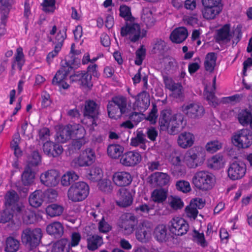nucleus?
I'll list each match as a JSON object with an SVG mask.
<instances>
[{
    "label": "nucleus",
    "mask_w": 252,
    "mask_h": 252,
    "mask_svg": "<svg viewBox=\"0 0 252 252\" xmlns=\"http://www.w3.org/2000/svg\"><path fill=\"white\" fill-rule=\"evenodd\" d=\"M187 216L190 218L195 220L198 214L197 209L196 208L192 203H190L185 209Z\"/></svg>",
    "instance_id": "4d7b16f0"
},
{
    "label": "nucleus",
    "mask_w": 252,
    "mask_h": 252,
    "mask_svg": "<svg viewBox=\"0 0 252 252\" xmlns=\"http://www.w3.org/2000/svg\"><path fill=\"white\" fill-rule=\"evenodd\" d=\"M184 116L182 114H173L170 110H162L159 118L160 130L167 131L171 135L178 133L183 127Z\"/></svg>",
    "instance_id": "f257e3e1"
},
{
    "label": "nucleus",
    "mask_w": 252,
    "mask_h": 252,
    "mask_svg": "<svg viewBox=\"0 0 252 252\" xmlns=\"http://www.w3.org/2000/svg\"><path fill=\"white\" fill-rule=\"evenodd\" d=\"M150 104V95L146 91L143 90L136 95L134 107L140 112H144Z\"/></svg>",
    "instance_id": "4be33fe9"
},
{
    "label": "nucleus",
    "mask_w": 252,
    "mask_h": 252,
    "mask_svg": "<svg viewBox=\"0 0 252 252\" xmlns=\"http://www.w3.org/2000/svg\"><path fill=\"white\" fill-rule=\"evenodd\" d=\"M146 134L148 138H149L151 141H154L156 140L158 136V132L155 128L150 127L147 128Z\"/></svg>",
    "instance_id": "774afa93"
},
{
    "label": "nucleus",
    "mask_w": 252,
    "mask_h": 252,
    "mask_svg": "<svg viewBox=\"0 0 252 252\" xmlns=\"http://www.w3.org/2000/svg\"><path fill=\"white\" fill-rule=\"evenodd\" d=\"M55 0H44L42 3L43 10L45 12H53L54 10Z\"/></svg>",
    "instance_id": "680f3d73"
},
{
    "label": "nucleus",
    "mask_w": 252,
    "mask_h": 252,
    "mask_svg": "<svg viewBox=\"0 0 252 252\" xmlns=\"http://www.w3.org/2000/svg\"><path fill=\"white\" fill-rule=\"evenodd\" d=\"M157 112L158 109L156 106L154 105L153 109L146 118V119L150 121L151 124H155L156 122V120L158 118Z\"/></svg>",
    "instance_id": "69168bd1"
},
{
    "label": "nucleus",
    "mask_w": 252,
    "mask_h": 252,
    "mask_svg": "<svg viewBox=\"0 0 252 252\" xmlns=\"http://www.w3.org/2000/svg\"><path fill=\"white\" fill-rule=\"evenodd\" d=\"M46 231L50 235L59 239L63 234V227L61 222L55 221L47 225Z\"/></svg>",
    "instance_id": "cd10ccee"
},
{
    "label": "nucleus",
    "mask_w": 252,
    "mask_h": 252,
    "mask_svg": "<svg viewBox=\"0 0 252 252\" xmlns=\"http://www.w3.org/2000/svg\"><path fill=\"white\" fill-rule=\"evenodd\" d=\"M165 48V42L161 39H157L153 46L152 52L154 54H162L164 52Z\"/></svg>",
    "instance_id": "6e6d98bb"
},
{
    "label": "nucleus",
    "mask_w": 252,
    "mask_h": 252,
    "mask_svg": "<svg viewBox=\"0 0 252 252\" xmlns=\"http://www.w3.org/2000/svg\"><path fill=\"white\" fill-rule=\"evenodd\" d=\"M222 6H203L202 9L203 17L207 20L214 19L221 11Z\"/></svg>",
    "instance_id": "c756f323"
},
{
    "label": "nucleus",
    "mask_w": 252,
    "mask_h": 252,
    "mask_svg": "<svg viewBox=\"0 0 252 252\" xmlns=\"http://www.w3.org/2000/svg\"><path fill=\"white\" fill-rule=\"evenodd\" d=\"M135 55L136 59L135 60V63L136 65H140L142 64L146 56V49L144 48L143 45L141 46L140 47L136 50Z\"/></svg>",
    "instance_id": "603ef678"
},
{
    "label": "nucleus",
    "mask_w": 252,
    "mask_h": 252,
    "mask_svg": "<svg viewBox=\"0 0 252 252\" xmlns=\"http://www.w3.org/2000/svg\"><path fill=\"white\" fill-rule=\"evenodd\" d=\"M41 182L47 187H55L60 180L59 172L56 170H49L41 174Z\"/></svg>",
    "instance_id": "6ab92c4d"
},
{
    "label": "nucleus",
    "mask_w": 252,
    "mask_h": 252,
    "mask_svg": "<svg viewBox=\"0 0 252 252\" xmlns=\"http://www.w3.org/2000/svg\"><path fill=\"white\" fill-rule=\"evenodd\" d=\"M231 141L238 148H248L252 144V133L248 129H241L234 133Z\"/></svg>",
    "instance_id": "0eeeda50"
},
{
    "label": "nucleus",
    "mask_w": 252,
    "mask_h": 252,
    "mask_svg": "<svg viewBox=\"0 0 252 252\" xmlns=\"http://www.w3.org/2000/svg\"><path fill=\"white\" fill-rule=\"evenodd\" d=\"M117 195L118 200L117 204L121 207H127L130 206L133 202V196L129 190L126 188H121L118 190Z\"/></svg>",
    "instance_id": "412c9836"
},
{
    "label": "nucleus",
    "mask_w": 252,
    "mask_h": 252,
    "mask_svg": "<svg viewBox=\"0 0 252 252\" xmlns=\"http://www.w3.org/2000/svg\"><path fill=\"white\" fill-rule=\"evenodd\" d=\"M47 196L49 201H53L57 196V191L55 190L48 191L44 194L42 191L36 190L32 193L29 198L30 205L33 207L37 208L40 206L43 202V196Z\"/></svg>",
    "instance_id": "ddd939ff"
},
{
    "label": "nucleus",
    "mask_w": 252,
    "mask_h": 252,
    "mask_svg": "<svg viewBox=\"0 0 252 252\" xmlns=\"http://www.w3.org/2000/svg\"><path fill=\"white\" fill-rule=\"evenodd\" d=\"M244 97L243 94H235L232 96L223 97L222 101L223 103H230L234 105L240 102Z\"/></svg>",
    "instance_id": "a18cd8bd"
},
{
    "label": "nucleus",
    "mask_w": 252,
    "mask_h": 252,
    "mask_svg": "<svg viewBox=\"0 0 252 252\" xmlns=\"http://www.w3.org/2000/svg\"><path fill=\"white\" fill-rule=\"evenodd\" d=\"M69 78L71 82H78L82 86L90 87L92 86L91 82L92 75L85 71H76L70 75Z\"/></svg>",
    "instance_id": "5701e85b"
},
{
    "label": "nucleus",
    "mask_w": 252,
    "mask_h": 252,
    "mask_svg": "<svg viewBox=\"0 0 252 252\" xmlns=\"http://www.w3.org/2000/svg\"><path fill=\"white\" fill-rule=\"evenodd\" d=\"M95 160L94 151L90 148L83 151L80 156L75 158L71 162V166L75 168L91 165Z\"/></svg>",
    "instance_id": "1a4fd4ad"
},
{
    "label": "nucleus",
    "mask_w": 252,
    "mask_h": 252,
    "mask_svg": "<svg viewBox=\"0 0 252 252\" xmlns=\"http://www.w3.org/2000/svg\"><path fill=\"white\" fill-rule=\"evenodd\" d=\"M176 189L183 192H189L191 189L189 183L187 181H179L176 183Z\"/></svg>",
    "instance_id": "13d9d810"
},
{
    "label": "nucleus",
    "mask_w": 252,
    "mask_h": 252,
    "mask_svg": "<svg viewBox=\"0 0 252 252\" xmlns=\"http://www.w3.org/2000/svg\"><path fill=\"white\" fill-rule=\"evenodd\" d=\"M41 162V157L37 151H34L31 154V158L27 165L32 167L37 166Z\"/></svg>",
    "instance_id": "3c124183"
},
{
    "label": "nucleus",
    "mask_w": 252,
    "mask_h": 252,
    "mask_svg": "<svg viewBox=\"0 0 252 252\" xmlns=\"http://www.w3.org/2000/svg\"><path fill=\"white\" fill-rule=\"evenodd\" d=\"M121 35L122 36L129 35L130 40L134 43L140 38H142L145 35V33L141 34L140 26L132 20L126 22V25L121 28Z\"/></svg>",
    "instance_id": "6e6552de"
},
{
    "label": "nucleus",
    "mask_w": 252,
    "mask_h": 252,
    "mask_svg": "<svg viewBox=\"0 0 252 252\" xmlns=\"http://www.w3.org/2000/svg\"><path fill=\"white\" fill-rule=\"evenodd\" d=\"M124 148L118 144H112L108 145L107 147L108 155L112 158L117 159L121 157Z\"/></svg>",
    "instance_id": "c9c22d12"
},
{
    "label": "nucleus",
    "mask_w": 252,
    "mask_h": 252,
    "mask_svg": "<svg viewBox=\"0 0 252 252\" xmlns=\"http://www.w3.org/2000/svg\"><path fill=\"white\" fill-rule=\"evenodd\" d=\"M149 179L151 184L163 187L169 185L170 177L167 173L157 172L151 175Z\"/></svg>",
    "instance_id": "b1692460"
},
{
    "label": "nucleus",
    "mask_w": 252,
    "mask_h": 252,
    "mask_svg": "<svg viewBox=\"0 0 252 252\" xmlns=\"http://www.w3.org/2000/svg\"><path fill=\"white\" fill-rule=\"evenodd\" d=\"M13 217V211L8 209L4 210L0 214V222L5 223L10 221Z\"/></svg>",
    "instance_id": "5fc2aeb1"
},
{
    "label": "nucleus",
    "mask_w": 252,
    "mask_h": 252,
    "mask_svg": "<svg viewBox=\"0 0 252 252\" xmlns=\"http://www.w3.org/2000/svg\"><path fill=\"white\" fill-rule=\"evenodd\" d=\"M168 190L163 188L155 189L152 193L151 197L153 200L158 203H162L166 200L167 197Z\"/></svg>",
    "instance_id": "e433bc0d"
},
{
    "label": "nucleus",
    "mask_w": 252,
    "mask_h": 252,
    "mask_svg": "<svg viewBox=\"0 0 252 252\" xmlns=\"http://www.w3.org/2000/svg\"><path fill=\"white\" fill-rule=\"evenodd\" d=\"M205 153L202 151L195 152L194 150H191L186 158L187 165L190 168L200 166L205 160Z\"/></svg>",
    "instance_id": "f3484780"
},
{
    "label": "nucleus",
    "mask_w": 252,
    "mask_h": 252,
    "mask_svg": "<svg viewBox=\"0 0 252 252\" xmlns=\"http://www.w3.org/2000/svg\"><path fill=\"white\" fill-rule=\"evenodd\" d=\"M35 178V172L33 168L29 165H26L21 175L22 182L25 186L32 184Z\"/></svg>",
    "instance_id": "72a5a7b5"
},
{
    "label": "nucleus",
    "mask_w": 252,
    "mask_h": 252,
    "mask_svg": "<svg viewBox=\"0 0 252 252\" xmlns=\"http://www.w3.org/2000/svg\"><path fill=\"white\" fill-rule=\"evenodd\" d=\"M172 162L175 166L172 169V173L175 177H178L182 174V169L178 166L181 161L180 157L179 156L172 158Z\"/></svg>",
    "instance_id": "49530a36"
},
{
    "label": "nucleus",
    "mask_w": 252,
    "mask_h": 252,
    "mask_svg": "<svg viewBox=\"0 0 252 252\" xmlns=\"http://www.w3.org/2000/svg\"><path fill=\"white\" fill-rule=\"evenodd\" d=\"M232 37L230 33V27L229 24H225L222 27L217 31L215 37L216 42L221 44L229 42Z\"/></svg>",
    "instance_id": "393cba45"
},
{
    "label": "nucleus",
    "mask_w": 252,
    "mask_h": 252,
    "mask_svg": "<svg viewBox=\"0 0 252 252\" xmlns=\"http://www.w3.org/2000/svg\"><path fill=\"white\" fill-rule=\"evenodd\" d=\"M42 237V230L39 228L27 227L23 230L21 235L22 243L31 250L39 246Z\"/></svg>",
    "instance_id": "20e7f679"
},
{
    "label": "nucleus",
    "mask_w": 252,
    "mask_h": 252,
    "mask_svg": "<svg viewBox=\"0 0 252 252\" xmlns=\"http://www.w3.org/2000/svg\"><path fill=\"white\" fill-rule=\"evenodd\" d=\"M5 204L6 206H10L15 204L18 200V196L17 193L14 191L7 192L5 196Z\"/></svg>",
    "instance_id": "de8ad7c7"
},
{
    "label": "nucleus",
    "mask_w": 252,
    "mask_h": 252,
    "mask_svg": "<svg viewBox=\"0 0 252 252\" xmlns=\"http://www.w3.org/2000/svg\"><path fill=\"white\" fill-rule=\"evenodd\" d=\"M87 241L88 249L92 251L97 250L103 243L102 237L96 234L90 235Z\"/></svg>",
    "instance_id": "f704fd0d"
},
{
    "label": "nucleus",
    "mask_w": 252,
    "mask_h": 252,
    "mask_svg": "<svg viewBox=\"0 0 252 252\" xmlns=\"http://www.w3.org/2000/svg\"><path fill=\"white\" fill-rule=\"evenodd\" d=\"M86 177L93 182L99 181L102 177V170L98 167H93Z\"/></svg>",
    "instance_id": "37998d69"
},
{
    "label": "nucleus",
    "mask_w": 252,
    "mask_h": 252,
    "mask_svg": "<svg viewBox=\"0 0 252 252\" xmlns=\"http://www.w3.org/2000/svg\"><path fill=\"white\" fill-rule=\"evenodd\" d=\"M217 56L216 53L211 52L208 53L205 57L204 67L206 70L212 72L216 64Z\"/></svg>",
    "instance_id": "4c0bfd02"
},
{
    "label": "nucleus",
    "mask_w": 252,
    "mask_h": 252,
    "mask_svg": "<svg viewBox=\"0 0 252 252\" xmlns=\"http://www.w3.org/2000/svg\"><path fill=\"white\" fill-rule=\"evenodd\" d=\"M192 180L194 186L202 190L211 189L213 188L215 183L214 175L208 171L205 170L196 172Z\"/></svg>",
    "instance_id": "39448f33"
},
{
    "label": "nucleus",
    "mask_w": 252,
    "mask_h": 252,
    "mask_svg": "<svg viewBox=\"0 0 252 252\" xmlns=\"http://www.w3.org/2000/svg\"><path fill=\"white\" fill-rule=\"evenodd\" d=\"M192 236L197 243L202 247L207 246L208 243L205 239L204 235L203 232L199 233L198 231L194 230Z\"/></svg>",
    "instance_id": "864d4df0"
},
{
    "label": "nucleus",
    "mask_w": 252,
    "mask_h": 252,
    "mask_svg": "<svg viewBox=\"0 0 252 252\" xmlns=\"http://www.w3.org/2000/svg\"><path fill=\"white\" fill-rule=\"evenodd\" d=\"M15 2V0H2L1 3V9L3 14L6 16L9 13L12 4Z\"/></svg>",
    "instance_id": "bf43d9fd"
},
{
    "label": "nucleus",
    "mask_w": 252,
    "mask_h": 252,
    "mask_svg": "<svg viewBox=\"0 0 252 252\" xmlns=\"http://www.w3.org/2000/svg\"><path fill=\"white\" fill-rule=\"evenodd\" d=\"M205 147L208 152L213 153L221 148L222 144L218 140L212 141L207 143Z\"/></svg>",
    "instance_id": "09e8293b"
},
{
    "label": "nucleus",
    "mask_w": 252,
    "mask_h": 252,
    "mask_svg": "<svg viewBox=\"0 0 252 252\" xmlns=\"http://www.w3.org/2000/svg\"><path fill=\"white\" fill-rule=\"evenodd\" d=\"M183 112L191 119H198L201 118L204 113L202 106L195 103H191L182 106Z\"/></svg>",
    "instance_id": "dca6fc26"
},
{
    "label": "nucleus",
    "mask_w": 252,
    "mask_h": 252,
    "mask_svg": "<svg viewBox=\"0 0 252 252\" xmlns=\"http://www.w3.org/2000/svg\"><path fill=\"white\" fill-rule=\"evenodd\" d=\"M89 193V186L84 182H78L71 185L67 191V196L73 202H79L85 199Z\"/></svg>",
    "instance_id": "423d86ee"
},
{
    "label": "nucleus",
    "mask_w": 252,
    "mask_h": 252,
    "mask_svg": "<svg viewBox=\"0 0 252 252\" xmlns=\"http://www.w3.org/2000/svg\"><path fill=\"white\" fill-rule=\"evenodd\" d=\"M187 30L184 27L177 28L174 30L170 34L171 40L176 43L183 42L188 36Z\"/></svg>",
    "instance_id": "7c9ffc66"
},
{
    "label": "nucleus",
    "mask_w": 252,
    "mask_h": 252,
    "mask_svg": "<svg viewBox=\"0 0 252 252\" xmlns=\"http://www.w3.org/2000/svg\"><path fill=\"white\" fill-rule=\"evenodd\" d=\"M63 206L53 203L47 206L46 212L48 216L53 218L61 216L63 214Z\"/></svg>",
    "instance_id": "58836bf2"
},
{
    "label": "nucleus",
    "mask_w": 252,
    "mask_h": 252,
    "mask_svg": "<svg viewBox=\"0 0 252 252\" xmlns=\"http://www.w3.org/2000/svg\"><path fill=\"white\" fill-rule=\"evenodd\" d=\"M110 118L117 119L128 115L130 109L127 106V99L123 96H114L108 102L107 106Z\"/></svg>",
    "instance_id": "7ed1b4c3"
},
{
    "label": "nucleus",
    "mask_w": 252,
    "mask_h": 252,
    "mask_svg": "<svg viewBox=\"0 0 252 252\" xmlns=\"http://www.w3.org/2000/svg\"><path fill=\"white\" fill-rule=\"evenodd\" d=\"M19 241L13 237L9 236L6 239L5 251L7 252H15L19 249Z\"/></svg>",
    "instance_id": "a19ab883"
},
{
    "label": "nucleus",
    "mask_w": 252,
    "mask_h": 252,
    "mask_svg": "<svg viewBox=\"0 0 252 252\" xmlns=\"http://www.w3.org/2000/svg\"><path fill=\"white\" fill-rule=\"evenodd\" d=\"M222 162V157L219 155H215L210 159L208 166L215 169H219L221 167Z\"/></svg>",
    "instance_id": "8fccbe9b"
},
{
    "label": "nucleus",
    "mask_w": 252,
    "mask_h": 252,
    "mask_svg": "<svg viewBox=\"0 0 252 252\" xmlns=\"http://www.w3.org/2000/svg\"><path fill=\"white\" fill-rule=\"evenodd\" d=\"M169 204L171 207L174 210L180 209L184 206L183 202L178 197H171Z\"/></svg>",
    "instance_id": "052dcab7"
},
{
    "label": "nucleus",
    "mask_w": 252,
    "mask_h": 252,
    "mask_svg": "<svg viewBox=\"0 0 252 252\" xmlns=\"http://www.w3.org/2000/svg\"><path fill=\"white\" fill-rule=\"evenodd\" d=\"M237 118L240 124L245 126H248L252 120V115L247 109L242 110L239 113Z\"/></svg>",
    "instance_id": "79ce46f5"
},
{
    "label": "nucleus",
    "mask_w": 252,
    "mask_h": 252,
    "mask_svg": "<svg viewBox=\"0 0 252 252\" xmlns=\"http://www.w3.org/2000/svg\"><path fill=\"white\" fill-rule=\"evenodd\" d=\"M43 151L45 155L50 158H57L63 152L62 145L51 141H46L42 146Z\"/></svg>",
    "instance_id": "aec40b11"
},
{
    "label": "nucleus",
    "mask_w": 252,
    "mask_h": 252,
    "mask_svg": "<svg viewBox=\"0 0 252 252\" xmlns=\"http://www.w3.org/2000/svg\"><path fill=\"white\" fill-rule=\"evenodd\" d=\"M99 230L103 233H107L111 229V226L105 221L104 218H102L98 223Z\"/></svg>",
    "instance_id": "0e129e2a"
},
{
    "label": "nucleus",
    "mask_w": 252,
    "mask_h": 252,
    "mask_svg": "<svg viewBox=\"0 0 252 252\" xmlns=\"http://www.w3.org/2000/svg\"><path fill=\"white\" fill-rule=\"evenodd\" d=\"M120 16L124 18L126 22L132 21L134 20L129 7L126 5H121L120 7Z\"/></svg>",
    "instance_id": "c03bdc74"
},
{
    "label": "nucleus",
    "mask_w": 252,
    "mask_h": 252,
    "mask_svg": "<svg viewBox=\"0 0 252 252\" xmlns=\"http://www.w3.org/2000/svg\"><path fill=\"white\" fill-rule=\"evenodd\" d=\"M170 234L167 232V228L164 224L158 225L155 228L154 236L158 242H166L169 238Z\"/></svg>",
    "instance_id": "2f4dec72"
},
{
    "label": "nucleus",
    "mask_w": 252,
    "mask_h": 252,
    "mask_svg": "<svg viewBox=\"0 0 252 252\" xmlns=\"http://www.w3.org/2000/svg\"><path fill=\"white\" fill-rule=\"evenodd\" d=\"M169 231L177 236H182L187 233L189 229L188 222L179 217L173 218L168 223Z\"/></svg>",
    "instance_id": "f8f14e48"
},
{
    "label": "nucleus",
    "mask_w": 252,
    "mask_h": 252,
    "mask_svg": "<svg viewBox=\"0 0 252 252\" xmlns=\"http://www.w3.org/2000/svg\"><path fill=\"white\" fill-rule=\"evenodd\" d=\"M163 80L166 87L171 91L174 92V95L176 97H181L182 96V86L180 83L174 82L172 79L167 76H164Z\"/></svg>",
    "instance_id": "473e14b6"
},
{
    "label": "nucleus",
    "mask_w": 252,
    "mask_h": 252,
    "mask_svg": "<svg viewBox=\"0 0 252 252\" xmlns=\"http://www.w3.org/2000/svg\"><path fill=\"white\" fill-rule=\"evenodd\" d=\"M194 140V135L190 133L184 132L181 133L178 138V144L183 148H187L191 147Z\"/></svg>",
    "instance_id": "c85d7f7f"
},
{
    "label": "nucleus",
    "mask_w": 252,
    "mask_h": 252,
    "mask_svg": "<svg viewBox=\"0 0 252 252\" xmlns=\"http://www.w3.org/2000/svg\"><path fill=\"white\" fill-rule=\"evenodd\" d=\"M122 221L119 226L123 229L124 233L126 235L131 234L134 230V226L137 222V220L135 216L128 214L123 216L122 217Z\"/></svg>",
    "instance_id": "a211bd4d"
},
{
    "label": "nucleus",
    "mask_w": 252,
    "mask_h": 252,
    "mask_svg": "<svg viewBox=\"0 0 252 252\" xmlns=\"http://www.w3.org/2000/svg\"><path fill=\"white\" fill-rule=\"evenodd\" d=\"M151 224L148 221L140 222L135 228L136 239L142 243H147L151 237Z\"/></svg>",
    "instance_id": "4468645a"
},
{
    "label": "nucleus",
    "mask_w": 252,
    "mask_h": 252,
    "mask_svg": "<svg viewBox=\"0 0 252 252\" xmlns=\"http://www.w3.org/2000/svg\"><path fill=\"white\" fill-rule=\"evenodd\" d=\"M79 178L78 175L73 171L66 172L61 178V184L63 186L67 187L73 184Z\"/></svg>",
    "instance_id": "ea45409f"
},
{
    "label": "nucleus",
    "mask_w": 252,
    "mask_h": 252,
    "mask_svg": "<svg viewBox=\"0 0 252 252\" xmlns=\"http://www.w3.org/2000/svg\"><path fill=\"white\" fill-rule=\"evenodd\" d=\"M247 166L241 160H235L230 162L227 169L228 177L235 181L242 179L246 174Z\"/></svg>",
    "instance_id": "9d476101"
},
{
    "label": "nucleus",
    "mask_w": 252,
    "mask_h": 252,
    "mask_svg": "<svg viewBox=\"0 0 252 252\" xmlns=\"http://www.w3.org/2000/svg\"><path fill=\"white\" fill-rule=\"evenodd\" d=\"M99 189L106 193H109L112 190V187L109 181H101L99 183Z\"/></svg>",
    "instance_id": "e2e57ef3"
},
{
    "label": "nucleus",
    "mask_w": 252,
    "mask_h": 252,
    "mask_svg": "<svg viewBox=\"0 0 252 252\" xmlns=\"http://www.w3.org/2000/svg\"><path fill=\"white\" fill-rule=\"evenodd\" d=\"M112 179L115 184L119 187L128 186L132 180L130 173L125 171L115 173L113 175Z\"/></svg>",
    "instance_id": "a878e982"
},
{
    "label": "nucleus",
    "mask_w": 252,
    "mask_h": 252,
    "mask_svg": "<svg viewBox=\"0 0 252 252\" xmlns=\"http://www.w3.org/2000/svg\"><path fill=\"white\" fill-rule=\"evenodd\" d=\"M99 106L93 100H86L84 104L83 109L84 116L89 119L93 126L97 125V122L98 120Z\"/></svg>",
    "instance_id": "9b49d317"
},
{
    "label": "nucleus",
    "mask_w": 252,
    "mask_h": 252,
    "mask_svg": "<svg viewBox=\"0 0 252 252\" xmlns=\"http://www.w3.org/2000/svg\"><path fill=\"white\" fill-rule=\"evenodd\" d=\"M205 96L206 99L209 101V103L212 105L216 106L217 104L216 101V98L215 95V93L213 92L206 91L205 93Z\"/></svg>",
    "instance_id": "338daca9"
},
{
    "label": "nucleus",
    "mask_w": 252,
    "mask_h": 252,
    "mask_svg": "<svg viewBox=\"0 0 252 252\" xmlns=\"http://www.w3.org/2000/svg\"><path fill=\"white\" fill-rule=\"evenodd\" d=\"M75 126L68 125L61 129L56 134L57 140L61 143H64L71 138L75 129Z\"/></svg>",
    "instance_id": "bb28decb"
},
{
    "label": "nucleus",
    "mask_w": 252,
    "mask_h": 252,
    "mask_svg": "<svg viewBox=\"0 0 252 252\" xmlns=\"http://www.w3.org/2000/svg\"><path fill=\"white\" fill-rule=\"evenodd\" d=\"M80 63V60L78 58H74L73 60H66L64 65L59 69L53 77L52 84L53 85H57L63 89H67L69 85L64 81L67 76L72 71L77 68Z\"/></svg>",
    "instance_id": "f03ea898"
},
{
    "label": "nucleus",
    "mask_w": 252,
    "mask_h": 252,
    "mask_svg": "<svg viewBox=\"0 0 252 252\" xmlns=\"http://www.w3.org/2000/svg\"><path fill=\"white\" fill-rule=\"evenodd\" d=\"M142 160L139 153L136 151H129L123 154L120 158V162L126 167H133L139 164Z\"/></svg>",
    "instance_id": "2eb2a0df"
}]
</instances>
